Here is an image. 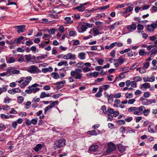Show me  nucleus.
<instances>
[{
    "instance_id": "f257e3e1",
    "label": "nucleus",
    "mask_w": 157,
    "mask_h": 157,
    "mask_svg": "<svg viewBox=\"0 0 157 157\" xmlns=\"http://www.w3.org/2000/svg\"><path fill=\"white\" fill-rule=\"evenodd\" d=\"M128 111L132 112L136 115H140L144 114V116H147L150 113V110L148 109H146L144 106H142L139 107H130L128 109Z\"/></svg>"
},
{
    "instance_id": "f03ea898",
    "label": "nucleus",
    "mask_w": 157,
    "mask_h": 157,
    "mask_svg": "<svg viewBox=\"0 0 157 157\" xmlns=\"http://www.w3.org/2000/svg\"><path fill=\"white\" fill-rule=\"evenodd\" d=\"M38 86H40V85L35 83L32 86H29L28 87L29 89L26 90L25 91L27 94H31L32 92L35 93L40 90L39 88L36 87Z\"/></svg>"
},
{
    "instance_id": "7ed1b4c3",
    "label": "nucleus",
    "mask_w": 157,
    "mask_h": 157,
    "mask_svg": "<svg viewBox=\"0 0 157 157\" xmlns=\"http://www.w3.org/2000/svg\"><path fill=\"white\" fill-rule=\"evenodd\" d=\"M66 141L64 139H58L56 141L54 144V147L56 149L61 147L65 144Z\"/></svg>"
},
{
    "instance_id": "20e7f679",
    "label": "nucleus",
    "mask_w": 157,
    "mask_h": 157,
    "mask_svg": "<svg viewBox=\"0 0 157 157\" xmlns=\"http://www.w3.org/2000/svg\"><path fill=\"white\" fill-rule=\"evenodd\" d=\"M63 58L65 59H71L73 60L76 59V55L69 53L64 55Z\"/></svg>"
},
{
    "instance_id": "39448f33",
    "label": "nucleus",
    "mask_w": 157,
    "mask_h": 157,
    "mask_svg": "<svg viewBox=\"0 0 157 157\" xmlns=\"http://www.w3.org/2000/svg\"><path fill=\"white\" fill-rule=\"evenodd\" d=\"M92 27V24L88 23H85L81 25V29L82 30V32L85 31L87 29V28H91Z\"/></svg>"
},
{
    "instance_id": "423d86ee",
    "label": "nucleus",
    "mask_w": 157,
    "mask_h": 157,
    "mask_svg": "<svg viewBox=\"0 0 157 157\" xmlns=\"http://www.w3.org/2000/svg\"><path fill=\"white\" fill-rule=\"evenodd\" d=\"M116 148V147L113 143H109L108 145L107 151L108 153L110 152L115 150Z\"/></svg>"
},
{
    "instance_id": "0eeeda50",
    "label": "nucleus",
    "mask_w": 157,
    "mask_h": 157,
    "mask_svg": "<svg viewBox=\"0 0 157 157\" xmlns=\"http://www.w3.org/2000/svg\"><path fill=\"white\" fill-rule=\"evenodd\" d=\"M26 26L25 25H21L19 26H15L14 28L17 29V32L18 33L24 32L25 30Z\"/></svg>"
},
{
    "instance_id": "6e6552de",
    "label": "nucleus",
    "mask_w": 157,
    "mask_h": 157,
    "mask_svg": "<svg viewBox=\"0 0 157 157\" xmlns=\"http://www.w3.org/2000/svg\"><path fill=\"white\" fill-rule=\"evenodd\" d=\"M65 83L66 81L64 80L61 82H56L55 84V85L59 86L56 87V89H58L63 87L64 86L63 84Z\"/></svg>"
},
{
    "instance_id": "1a4fd4ad",
    "label": "nucleus",
    "mask_w": 157,
    "mask_h": 157,
    "mask_svg": "<svg viewBox=\"0 0 157 157\" xmlns=\"http://www.w3.org/2000/svg\"><path fill=\"white\" fill-rule=\"evenodd\" d=\"M143 80L144 82H153L155 80V77L154 76L152 75L150 78L147 77L146 78L144 77L143 78Z\"/></svg>"
},
{
    "instance_id": "9d476101",
    "label": "nucleus",
    "mask_w": 157,
    "mask_h": 157,
    "mask_svg": "<svg viewBox=\"0 0 157 157\" xmlns=\"http://www.w3.org/2000/svg\"><path fill=\"white\" fill-rule=\"evenodd\" d=\"M118 150L121 153H122L126 150L125 147L121 144H119L117 145Z\"/></svg>"
},
{
    "instance_id": "9b49d317",
    "label": "nucleus",
    "mask_w": 157,
    "mask_h": 157,
    "mask_svg": "<svg viewBox=\"0 0 157 157\" xmlns=\"http://www.w3.org/2000/svg\"><path fill=\"white\" fill-rule=\"evenodd\" d=\"M38 69L37 67L35 66H32L28 71L31 73H34Z\"/></svg>"
},
{
    "instance_id": "f8f14e48",
    "label": "nucleus",
    "mask_w": 157,
    "mask_h": 157,
    "mask_svg": "<svg viewBox=\"0 0 157 157\" xmlns=\"http://www.w3.org/2000/svg\"><path fill=\"white\" fill-rule=\"evenodd\" d=\"M74 10H77L78 11L80 12H82L85 10V8L81 4H80V6L76 7L73 8Z\"/></svg>"
},
{
    "instance_id": "ddd939ff",
    "label": "nucleus",
    "mask_w": 157,
    "mask_h": 157,
    "mask_svg": "<svg viewBox=\"0 0 157 157\" xmlns=\"http://www.w3.org/2000/svg\"><path fill=\"white\" fill-rule=\"evenodd\" d=\"M51 96V94H46L45 92H43L41 93L40 95V98H43L46 97H50Z\"/></svg>"
},
{
    "instance_id": "4468645a",
    "label": "nucleus",
    "mask_w": 157,
    "mask_h": 157,
    "mask_svg": "<svg viewBox=\"0 0 157 157\" xmlns=\"http://www.w3.org/2000/svg\"><path fill=\"white\" fill-rule=\"evenodd\" d=\"M98 146L97 145H93L90 147L89 148V150L93 152L97 151L98 148Z\"/></svg>"
},
{
    "instance_id": "2eb2a0df",
    "label": "nucleus",
    "mask_w": 157,
    "mask_h": 157,
    "mask_svg": "<svg viewBox=\"0 0 157 157\" xmlns=\"http://www.w3.org/2000/svg\"><path fill=\"white\" fill-rule=\"evenodd\" d=\"M6 60L7 63H14L15 62V59L13 57H10L8 58L7 56L6 57Z\"/></svg>"
},
{
    "instance_id": "dca6fc26",
    "label": "nucleus",
    "mask_w": 157,
    "mask_h": 157,
    "mask_svg": "<svg viewBox=\"0 0 157 157\" xmlns=\"http://www.w3.org/2000/svg\"><path fill=\"white\" fill-rule=\"evenodd\" d=\"M136 28V25L135 24L133 23L131 25L128 26V30H135Z\"/></svg>"
},
{
    "instance_id": "f3484780",
    "label": "nucleus",
    "mask_w": 157,
    "mask_h": 157,
    "mask_svg": "<svg viewBox=\"0 0 157 157\" xmlns=\"http://www.w3.org/2000/svg\"><path fill=\"white\" fill-rule=\"evenodd\" d=\"M42 147V145L39 144L36 145V146L34 147L33 149L36 152H38L41 149Z\"/></svg>"
},
{
    "instance_id": "a211bd4d",
    "label": "nucleus",
    "mask_w": 157,
    "mask_h": 157,
    "mask_svg": "<svg viewBox=\"0 0 157 157\" xmlns=\"http://www.w3.org/2000/svg\"><path fill=\"white\" fill-rule=\"evenodd\" d=\"M53 70V69L52 67H48V68H43L42 69V72L45 73L48 71L49 72H52Z\"/></svg>"
},
{
    "instance_id": "6ab92c4d",
    "label": "nucleus",
    "mask_w": 157,
    "mask_h": 157,
    "mask_svg": "<svg viewBox=\"0 0 157 157\" xmlns=\"http://www.w3.org/2000/svg\"><path fill=\"white\" fill-rule=\"evenodd\" d=\"M86 54L83 52L79 53L78 55V57L81 60H83L85 58Z\"/></svg>"
},
{
    "instance_id": "aec40b11",
    "label": "nucleus",
    "mask_w": 157,
    "mask_h": 157,
    "mask_svg": "<svg viewBox=\"0 0 157 157\" xmlns=\"http://www.w3.org/2000/svg\"><path fill=\"white\" fill-rule=\"evenodd\" d=\"M24 38V37L22 36H20L18 38L15 39L14 40L13 42L17 43L18 44H20L21 40H23Z\"/></svg>"
},
{
    "instance_id": "412c9836",
    "label": "nucleus",
    "mask_w": 157,
    "mask_h": 157,
    "mask_svg": "<svg viewBox=\"0 0 157 157\" xmlns=\"http://www.w3.org/2000/svg\"><path fill=\"white\" fill-rule=\"evenodd\" d=\"M7 137L6 134L2 133L0 135V141H5Z\"/></svg>"
},
{
    "instance_id": "4be33fe9",
    "label": "nucleus",
    "mask_w": 157,
    "mask_h": 157,
    "mask_svg": "<svg viewBox=\"0 0 157 157\" xmlns=\"http://www.w3.org/2000/svg\"><path fill=\"white\" fill-rule=\"evenodd\" d=\"M87 133L88 134H89L91 136H97L98 134V133H97L96 132V131L94 130L88 131L87 132Z\"/></svg>"
},
{
    "instance_id": "5701e85b",
    "label": "nucleus",
    "mask_w": 157,
    "mask_h": 157,
    "mask_svg": "<svg viewBox=\"0 0 157 157\" xmlns=\"http://www.w3.org/2000/svg\"><path fill=\"white\" fill-rule=\"evenodd\" d=\"M139 70V72L141 74H143L146 71V70L145 69V68L144 67L142 68H137L136 71Z\"/></svg>"
},
{
    "instance_id": "b1692460",
    "label": "nucleus",
    "mask_w": 157,
    "mask_h": 157,
    "mask_svg": "<svg viewBox=\"0 0 157 157\" xmlns=\"http://www.w3.org/2000/svg\"><path fill=\"white\" fill-rule=\"evenodd\" d=\"M113 95L112 94H110L109 96L108 97V101L109 103H111L113 101Z\"/></svg>"
},
{
    "instance_id": "393cba45",
    "label": "nucleus",
    "mask_w": 157,
    "mask_h": 157,
    "mask_svg": "<svg viewBox=\"0 0 157 157\" xmlns=\"http://www.w3.org/2000/svg\"><path fill=\"white\" fill-rule=\"evenodd\" d=\"M51 76L52 77L56 79H57L59 77V75L57 73H52L51 74Z\"/></svg>"
},
{
    "instance_id": "a878e982",
    "label": "nucleus",
    "mask_w": 157,
    "mask_h": 157,
    "mask_svg": "<svg viewBox=\"0 0 157 157\" xmlns=\"http://www.w3.org/2000/svg\"><path fill=\"white\" fill-rule=\"evenodd\" d=\"M125 60V59L124 58H121V57H119L117 59V62H118L121 65L123 64Z\"/></svg>"
},
{
    "instance_id": "bb28decb",
    "label": "nucleus",
    "mask_w": 157,
    "mask_h": 157,
    "mask_svg": "<svg viewBox=\"0 0 157 157\" xmlns=\"http://www.w3.org/2000/svg\"><path fill=\"white\" fill-rule=\"evenodd\" d=\"M142 86L145 89L150 88L151 86L150 84L147 82H145L142 85Z\"/></svg>"
},
{
    "instance_id": "cd10ccee",
    "label": "nucleus",
    "mask_w": 157,
    "mask_h": 157,
    "mask_svg": "<svg viewBox=\"0 0 157 157\" xmlns=\"http://www.w3.org/2000/svg\"><path fill=\"white\" fill-rule=\"evenodd\" d=\"M155 48H154L151 52V55H155L157 53V46L156 47H155Z\"/></svg>"
},
{
    "instance_id": "c85d7f7f",
    "label": "nucleus",
    "mask_w": 157,
    "mask_h": 157,
    "mask_svg": "<svg viewBox=\"0 0 157 157\" xmlns=\"http://www.w3.org/2000/svg\"><path fill=\"white\" fill-rule=\"evenodd\" d=\"M133 8L132 7H129L126 8L125 11L123 12L124 13H127L129 12H131L133 10Z\"/></svg>"
},
{
    "instance_id": "c756f323",
    "label": "nucleus",
    "mask_w": 157,
    "mask_h": 157,
    "mask_svg": "<svg viewBox=\"0 0 157 157\" xmlns=\"http://www.w3.org/2000/svg\"><path fill=\"white\" fill-rule=\"evenodd\" d=\"M7 86H5V87H3L2 88H0V95L3 92H6L7 90V89L6 87Z\"/></svg>"
},
{
    "instance_id": "7c9ffc66",
    "label": "nucleus",
    "mask_w": 157,
    "mask_h": 157,
    "mask_svg": "<svg viewBox=\"0 0 157 157\" xmlns=\"http://www.w3.org/2000/svg\"><path fill=\"white\" fill-rule=\"evenodd\" d=\"M148 130L149 132H155V130L154 128V127L152 125H150L149 126L148 128Z\"/></svg>"
},
{
    "instance_id": "2f4dec72",
    "label": "nucleus",
    "mask_w": 157,
    "mask_h": 157,
    "mask_svg": "<svg viewBox=\"0 0 157 157\" xmlns=\"http://www.w3.org/2000/svg\"><path fill=\"white\" fill-rule=\"evenodd\" d=\"M139 54L140 56H143L146 55V52H145L144 49H141L140 50Z\"/></svg>"
},
{
    "instance_id": "473e14b6",
    "label": "nucleus",
    "mask_w": 157,
    "mask_h": 157,
    "mask_svg": "<svg viewBox=\"0 0 157 157\" xmlns=\"http://www.w3.org/2000/svg\"><path fill=\"white\" fill-rule=\"evenodd\" d=\"M117 124L120 125H122L125 124V122L123 120H119L117 121Z\"/></svg>"
},
{
    "instance_id": "72a5a7b5",
    "label": "nucleus",
    "mask_w": 157,
    "mask_h": 157,
    "mask_svg": "<svg viewBox=\"0 0 157 157\" xmlns=\"http://www.w3.org/2000/svg\"><path fill=\"white\" fill-rule=\"evenodd\" d=\"M143 104L144 105H150L149 99H146L145 101L143 102Z\"/></svg>"
},
{
    "instance_id": "f704fd0d",
    "label": "nucleus",
    "mask_w": 157,
    "mask_h": 157,
    "mask_svg": "<svg viewBox=\"0 0 157 157\" xmlns=\"http://www.w3.org/2000/svg\"><path fill=\"white\" fill-rule=\"evenodd\" d=\"M75 66L78 67L80 68L83 67V64L82 62H80L77 63Z\"/></svg>"
},
{
    "instance_id": "c9c22d12",
    "label": "nucleus",
    "mask_w": 157,
    "mask_h": 157,
    "mask_svg": "<svg viewBox=\"0 0 157 157\" xmlns=\"http://www.w3.org/2000/svg\"><path fill=\"white\" fill-rule=\"evenodd\" d=\"M133 80L135 81H134L137 82L141 81L142 79L140 77L137 76L134 77L133 78Z\"/></svg>"
},
{
    "instance_id": "e433bc0d",
    "label": "nucleus",
    "mask_w": 157,
    "mask_h": 157,
    "mask_svg": "<svg viewBox=\"0 0 157 157\" xmlns=\"http://www.w3.org/2000/svg\"><path fill=\"white\" fill-rule=\"evenodd\" d=\"M59 101H53L52 102L50 105L52 108L53 107L56 105H57L59 104Z\"/></svg>"
},
{
    "instance_id": "4c0bfd02",
    "label": "nucleus",
    "mask_w": 157,
    "mask_h": 157,
    "mask_svg": "<svg viewBox=\"0 0 157 157\" xmlns=\"http://www.w3.org/2000/svg\"><path fill=\"white\" fill-rule=\"evenodd\" d=\"M28 82H27L26 81L23 82L22 84L20 85V87L21 88H23L25 87V86L27 85L28 84Z\"/></svg>"
},
{
    "instance_id": "58836bf2",
    "label": "nucleus",
    "mask_w": 157,
    "mask_h": 157,
    "mask_svg": "<svg viewBox=\"0 0 157 157\" xmlns=\"http://www.w3.org/2000/svg\"><path fill=\"white\" fill-rule=\"evenodd\" d=\"M14 94L16 93H20L21 92V90L19 88H16L13 89Z\"/></svg>"
},
{
    "instance_id": "ea45409f",
    "label": "nucleus",
    "mask_w": 157,
    "mask_h": 157,
    "mask_svg": "<svg viewBox=\"0 0 157 157\" xmlns=\"http://www.w3.org/2000/svg\"><path fill=\"white\" fill-rule=\"evenodd\" d=\"M24 99V98L21 96H19L17 98L18 101V102L20 103H22Z\"/></svg>"
},
{
    "instance_id": "a19ab883",
    "label": "nucleus",
    "mask_w": 157,
    "mask_h": 157,
    "mask_svg": "<svg viewBox=\"0 0 157 157\" xmlns=\"http://www.w3.org/2000/svg\"><path fill=\"white\" fill-rule=\"evenodd\" d=\"M125 97L127 98H132L133 97V94L130 93H126L125 94Z\"/></svg>"
},
{
    "instance_id": "79ce46f5",
    "label": "nucleus",
    "mask_w": 157,
    "mask_h": 157,
    "mask_svg": "<svg viewBox=\"0 0 157 157\" xmlns=\"http://www.w3.org/2000/svg\"><path fill=\"white\" fill-rule=\"evenodd\" d=\"M131 50V49L130 48H128L127 49H124L123 51H121L120 52V54H122L124 53L128 52L130 51Z\"/></svg>"
},
{
    "instance_id": "37998d69",
    "label": "nucleus",
    "mask_w": 157,
    "mask_h": 157,
    "mask_svg": "<svg viewBox=\"0 0 157 157\" xmlns=\"http://www.w3.org/2000/svg\"><path fill=\"white\" fill-rule=\"evenodd\" d=\"M149 66V62L147 61L143 66V67L145 69H147Z\"/></svg>"
},
{
    "instance_id": "c03bdc74",
    "label": "nucleus",
    "mask_w": 157,
    "mask_h": 157,
    "mask_svg": "<svg viewBox=\"0 0 157 157\" xmlns=\"http://www.w3.org/2000/svg\"><path fill=\"white\" fill-rule=\"evenodd\" d=\"M82 70L85 72H87L90 71V69L88 67H85L82 69Z\"/></svg>"
},
{
    "instance_id": "a18cd8bd",
    "label": "nucleus",
    "mask_w": 157,
    "mask_h": 157,
    "mask_svg": "<svg viewBox=\"0 0 157 157\" xmlns=\"http://www.w3.org/2000/svg\"><path fill=\"white\" fill-rule=\"evenodd\" d=\"M1 118L2 119H9V116L6 115L4 114H2L0 115Z\"/></svg>"
},
{
    "instance_id": "49530a36",
    "label": "nucleus",
    "mask_w": 157,
    "mask_h": 157,
    "mask_svg": "<svg viewBox=\"0 0 157 157\" xmlns=\"http://www.w3.org/2000/svg\"><path fill=\"white\" fill-rule=\"evenodd\" d=\"M91 14H90V12H86V10H85L84 13L83 14V16L84 17H88L90 16Z\"/></svg>"
},
{
    "instance_id": "de8ad7c7",
    "label": "nucleus",
    "mask_w": 157,
    "mask_h": 157,
    "mask_svg": "<svg viewBox=\"0 0 157 157\" xmlns=\"http://www.w3.org/2000/svg\"><path fill=\"white\" fill-rule=\"evenodd\" d=\"M64 19L67 21H69V22L68 23H72L73 22V21L71 20V18L70 17H66L64 18Z\"/></svg>"
},
{
    "instance_id": "09e8293b",
    "label": "nucleus",
    "mask_w": 157,
    "mask_h": 157,
    "mask_svg": "<svg viewBox=\"0 0 157 157\" xmlns=\"http://www.w3.org/2000/svg\"><path fill=\"white\" fill-rule=\"evenodd\" d=\"M52 108L50 105H49L48 106L45 108L44 109V113H46L50 109H51Z\"/></svg>"
},
{
    "instance_id": "8fccbe9b",
    "label": "nucleus",
    "mask_w": 157,
    "mask_h": 157,
    "mask_svg": "<svg viewBox=\"0 0 157 157\" xmlns=\"http://www.w3.org/2000/svg\"><path fill=\"white\" fill-rule=\"evenodd\" d=\"M137 28L138 30H141L143 29L144 27L143 25L138 24L137 26Z\"/></svg>"
},
{
    "instance_id": "3c124183",
    "label": "nucleus",
    "mask_w": 157,
    "mask_h": 157,
    "mask_svg": "<svg viewBox=\"0 0 157 157\" xmlns=\"http://www.w3.org/2000/svg\"><path fill=\"white\" fill-rule=\"evenodd\" d=\"M157 47V45H149L147 46V48L148 51H150L151 50V48H155V47Z\"/></svg>"
},
{
    "instance_id": "603ef678",
    "label": "nucleus",
    "mask_w": 157,
    "mask_h": 157,
    "mask_svg": "<svg viewBox=\"0 0 157 157\" xmlns=\"http://www.w3.org/2000/svg\"><path fill=\"white\" fill-rule=\"evenodd\" d=\"M98 9H99L98 8H94L89 10L87 9L86 10V12L90 13V12H94V11H96Z\"/></svg>"
},
{
    "instance_id": "864d4df0",
    "label": "nucleus",
    "mask_w": 157,
    "mask_h": 157,
    "mask_svg": "<svg viewBox=\"0 0 157 157\" xmlns=\"http://www.w3.org/2000/svg\"><path fill=\"white\" fill-rule=\"evenodd\" d=\"M25 56V59L28 61H29L32 59L31 55H26Z\"/></svg>"
},
{
    "instance_id": "5fc2aeb1",
    "label": "nucleus",
    "mask_w": 157,
    "mask_h": 157,
    "mask_svg": "<svg viewBox=\"0 0 157 157\" xmlns=\"http://www.w3.org/2000/svg\"><path fill=\"white\" fill-rule=\"evenodd\" d=\"M47 42L45 41H42L39 46L41 48H44L45 45H47Z\"/></svg>"
},
{
    "instance_id": "6e6d98bb",
    "label": "nucleus",
    "mask_w": 157,
    "mask_h": 157,
    "mask_svg": "<svg viewBox=\"0 0 157 157\" xmlns=\"http://www.w3.org/2000/svg\"><path fill=\"white\" fill-rule=\"evenodd\" d=\"M115 50H113L110 53V55L113 57H115Z\"/></svg>"
},
{
    "instance_id": "4d7b16f0",
    "label": "nucleus",
    "mask_w": 157,
    "mask_h": 157,
    "mask_svg": "<svg viewBox=\"0 0 157 157\" xmlns=\"http://www.w3.org/2000/svg\"><path fill=\"white\" fill-rule=\"evenodd\" d=\"M62 95V94H57L53 95L52 96V97L55 99H57L58 98L59 96H61Z\"/></svg>"
},
{
    "instance_id": "13d9d810",
    "label": "nucleus",
    "mask_w": 157,
    "mask_h": 157,
    "mask_svg": "<svg viewBox=\"0 0 157 157\" xmlns=\"http://www.w3.org/2000/svg\"><path fill=\"white\" fill-rule=\"evenodd\" d=\"M104 61L102 59H100L97 60V62L99 65H102Z\"/></svg>"
},
{
    "instance_id": "bf43d9fd",
    "label": "nucleus",
    "mask_w": 157,
    "mask_h": 157,
    "mask_svg": "<svg viewBox=\"0 0 157 157\" xmlns=\"http://www.w3.org/2000/svg\"><path fill=\"white\" fill-rule=\"evenodd\" d=\"M107 111V112H108L109 113L112 114L114 112V110L112 108L109 107Z\"/></svg>"
},
{
    "instance_id": "052dcab7",
    "label": "nucleus",
    "mask_w": 157,
    "mask_h": 157,
    "mask_svg": "<svg viewBox=\"0 0 157 157\" xmlns=\"http://www.w3.org/2000/svg\"><path fill=\"white\" fill-rule=\"evenodd\" d=\"M51 36L49 34H44V36L42 37L43 39H45V40H47V39L48 37L50 38Z\"/></svg>"
},
{
    "instance_id": "680f3d73",
    "label": "nucleus",
    "mask_w": 157,
    "mask_h": 157,
    "mask_svg": "<svg viewBox=\"0 0 157 157\" xmlns=\"http://www.w3.org/2000/svg\"><path fill=\"white\" fill-rule=\"evenodd\" d=\"M10 99L8 97H6L4 98V102L5 103H8L10 102L9 100Z\"/></svg>"
},
{
    "instance_id": "e2e57ef3",
    "label": "nucleus",
    "mask_w": 157,
    "mask_h": 157,
    "mask_svg": "<svg viewBox=\"0 0 157 157\" xmlns=\"http://www.w3.org/2000/svg\"><path fill=\"white\" fill-rule=\"evenodd\" d=\"M56 31V29H50L48 31V32L51 34H54Z\"/></svg>"
},
{
    "instance_id": "0e129e2a",
    "label": "nucleus",
    "mask_w": 157,
    "mask_h": 157,
    "mask_svg": "<svg viewBox=\"0 0 157 157\" xmlns=\"http://www.w3.org/2000/svg\"><path fill=\"white\" fill-rule=\"evenodd\" d=\"M136 101V100L134 99H129L128 101V103L129 104H133Z\"/></svg>"
},
{
    "instance_id": "69168bd1",
    "label": "nucleus",
    "mask_w": 157,
    "mask_h": 157,
    "mask_svg": "<svg viewBox=\"0 0 157 157\" xmlns=\"http://www.w3.org/2000/svg\"><path fill=\"white\" fill-rule=\"evenodd\" d=\"M101 109L105 114L107 113V111L106 110V106L105 105H103L101 107Z\"/></svg>"
},
{
    "instance_id": "338daca9",
    "label": "nucleus",
    "mask_w": 157,
    "mask_h": 157,
    "mask_svg": "<svg viewBox=\"0 0 157 157\" xmlns=\"http://www.w3.org/2000/svg\"><path fill=\"white\" fill-rule=\"evenodd\" d=\"M73 45H77L80 44L79 41L78 40H73Z\"/></svg>"
},
{
    "instance_id": "774afa93",
    "label": "nucleus",
    "mask_w": 157,
    "mask_h": 157,
    "mask_svg": "<svg viewBox=\"0 0 157 157\" xmlns=\"http://www.w3.org/2000/svg\"><path fill=\"white\" fill-rule=\"evenodd\" d=\"M147 29L148 31L150 32L153 31L154 30V29L150 26V25H148Z\"/></svg>"
}]
</instances>
